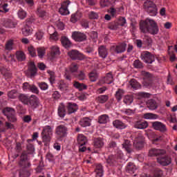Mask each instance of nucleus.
Returning a JSON list of instances; mask_svg holds the SVG:
<instances>
[{"label":"nucleus","instance_id":"obj_1","mask_svg":"<svg viewBox=\"0 0 177 177\" xmlns=\"http://www.w3.org/2000/svg\"><path fill=\"white\" fill-rule=\"evenodd\" d=\"M140 30L143 34H151L157 35L158 34V25L153 19L147 18L145 20H141L140 22Z\"/></svg>","mask_w":177,"mask_h":177},{"label":"nucleus","instance_id":"obj_2","mask_svg":"<svg viewBox=\"0 0 177 177\" xmlns=\"http://www.w3.org/2000/svg\"><path fill=\"white\" fill-rule=\"evenodd\" d=\"M3 114L7 117L9 122H6V129H15V124H12L17 122V117H16V111L13 108L6 107L2 111Z\"/></svg>","mask_w":177,"mask_h":177},{"label":"nucleus","instance_id":"obj_3","mask_svg":"<svg viewBox=\"0 0 177 177\" xmlns=\"http://www.w3.org/2000/svg\"><path fill=\"white\" fill-rule=\"evenodd\" d=\"M52 127L50 126H45L41 132L42 142L45 146H49L50 140L52 139V135H53Z\"/></svg>","mask_w":177,"mask_h":177},{"label":"nucleus","instance_id":"obj_4","mask_svg":"<svg viewBox=\"0 0 177 177\" xmlns=\"http://www.w3.org/2000/svg\"><path fill=\"white\" fill-rule=\"evenodd\" d=\"M144 9L149 14V16L157 15V6L151 0H146L144 2Z\"/></svg>","mask_w":177,"mask_h":177},{"label":"nucleus","instance_id":"obj_5","mask_svg":"<svg viewBox=\"0 0 177 177\" xmlns=\"http://www.w3.org/2000/svg\"><path fill=\"white\" fill-rule=\"evenodd\" d=\"M145 140L143 135L139 133L133 143V147L136 150H142L145 147Z\"/></svg>","mask_w":177,"mask_h":177},{"label":"nucleus","instance_id":"obj_6","mask_svg":"<svg viewBox=\"0 0 177 177\" xmlns=\"http://www.w3.org/2000/svg\"><path fill=\"white\" fill-rule=\"evenodd\" d=\"M28 155L26 151H24L20 156L19 165L22 168H28L31 167V163L28 162Z\"/></svg>","mask_w":177,"mask_h":177},{"label":"nucleus","instance_id":"obj_7","mask_svg":"<svg viewBox=\"0 0 177 177\" xmlns=\"http://www.w3.org/2000/svg\"><path fill=\"white\" fill-rule=\"evenodd\" d=\"M37 71L38 69L37 68V66H35V63L30 62L28 66V70L26 71V74L28 77L32 78V77L37 75Z\"/></svg>","mask_w":177,"mask_h":177},{"label":"nucleus","instance_id":"obj_8","mask_svg":"<svg viewBox=\"0 0 177 177\" xmlns=\"http://www.w3.org/2000/svg\"><path fill=\"white\" fill-rule=\"evenodd\" d=\"M72 38L75 41V42H84L86 41L88 37L84 32L75 31L72 32Z\"/></svg>","mask_w":177,"mask_h":177},{"label":"nucleus","instance_id":"obj_9","mask_svg":"<svg viewBox=\"0 0 177 177\" xmlns=\"http://www.w3.org/2000/svg\"><path fill=\"white\" fill-rule=\"evenodd\" d=\"M141 59L145 62V63L151 64V63L156 60V57H154L151 53L145 51L142 54H141Z\"/></svg>","mask_w":177,"mask_h":177},{"label":"nucleus","instance_id":"obj_10","mask_svg":"<svg viewBox=\"0 0 177 177\" xmlns=\"http://www.w3.org/2000/svg\"><path fill=\"white\" fill-rule=\"evenodd\" d=\"M67 131H68L67 126L65 124H60L56 127L55 134L59 136V138H64L67 135Z\"/></svg>","mask_w":177,"mask_h":177},{"label":"nucleus","instance_id":"obj_11","mask_svg":"<svg viewBox=\"0 0 177 177\" xmlns=\"http://www.w3.org/2000/svg\"><path fill=\"white\" fill-rule=\"evenodd\" d=\"M27 106L33 109H37L39 106V99H38V97L34 95H30Z\"/></svg>","mask_w":177,"mask_h":177},{"label":"nucleus","instance_id":"obj_12","mask_svg":"<svg viewBox=\"0 0 177 177\" xmlns=\"http://www.w3.org/2000/svg\"><path fill=\"white\" fill-rule=\"evenodd\" d=\"M68 55L72 59V60H83L84 59L82 53H80V51L77 50H72L69 51L68 53Z\"/></svg>","mask_w":177,"mask_h":177},{"label":"nucleus","instance_id":"obj_13","mask_svg":"<svg viewBox=\"0 0 177 177\" xmlns=\"http://www.w3.org/2000/svg\"><path fill=\"white\" fill-rule=\"evenodd\" d=\"M70 0H67L61 4V8L59 9V12L60 15H62V16H66L70 14V11H68V6L70 5Z\"/></svg>","mask_w":177,"mask_h":177},{"label":"nucleus","instance_id":"obj_14","mask_svg":"<svg viewBox=\"0 0 177 177\" xmlns=\"http://www.w3.org/2000/svg\"><path fill=\"white\" fill-rule=\"evenodd\" d=\"M157 161L158 164L162 167H167V165H169L172 162V158L168 156H165L163 157L157 158Z\"/></svg>","mask_w":177,"mask_h":177},{"label":"nucleus","instance_id":"obj_15","mask_svg":"<svg viewBox=\"0 0 177 177\" xmlns=\"http://www.w3.org/2000/svg\"><path fill=\"white\" fill-rule=\"evenodd\" d=\"M167 151L164 149L152 148L149 151V157H158V156H164Z\"/></svg>","mask_w":177,"mask_h":177},{"label":"nucleus","instance_id":"obj_16","mask_svg":"<svg viewBox=\"0 0 177 177\" xmlns=\"http://www.w3.org/2000/svg\"><path fill=\"white\" fill-rule=\"evenodd\" d=\"M126 49H127L126 43H122L118 46H112L111 47V50H113V52H115V53H122L123 52H125Z\"/></svg>","mask_w":177,"mask_h":177},{"label":"nucleus","instance_id":"obj_17","mask_svg":"<svg viewBox=\"0 0 177 177\" xmlns=\"http://www.w3.org/2000/svg\"><path fill=\"white\" fill-rule=\"evenodd\" d=\"M152 127L156 131L160 132H167V126L161 122H152Z\"/></svg>","mask_w":177,"mask_h":177},{"label":"nucleus","instance_id":"obj_18","mask_svg":"<svg viewBox=\"0 0 177 177\" xmlns=\"http://www.w3.org/2000/svg\"><path fill=\"white\" fill-rule=\"evenodd\" d=\"M60 41L62 46L65 48V49H68L73 46V42L66 36L61 37Z\"/></svg>","mask_w":177,"mask_h":177},{"label":"nucleus","instance_id":"obj_19","mask_svg":"<svg viewBox=\"0 0 177 177\" xmlns=\"http://www.w3.org/2000/svg\"><path fill=\"white\" fill-rule=\"evenodd\" d=\"M143 75V80H145V82H147V85H151V83L153 82V80L154 79V77L153 75L149 72L144 71L142 73Z\"/></svg>","mask_w":177,"mask_h":177},{"label":"nucleus","instance_id":"obj_20","mask_svg":"<svg viewBox=\"0 0 177 177\" xmlns=\"http://www.w3.org/2000/svg\"><path fill=\"white\" fill-rule=\"evenodd\" d=\"M149 127V123L146 121L138 120L134 123V128L136 129H146Z\"/></svg>","mask_w":177,"mask_h":177},{"label":"nucleus","instance_id":"obj_21","mask_svg":"<svg viewBox=\"0 0 177 177\" xmlns=\"http://www.w3.org/2000/svg\"><path fill=\"white\" fill-rule=\"evenodd\" d=\"M98 54L100 55V57H102V59H106L109 55V50L106 48L105 46H100L98 48Z\"/></svg>","mask_w":177,"mask_h":177},{"label":"nucleus","instance_id":"obj_22","mask_svg":"<svg viewBox=\"0 0 177 177\" xmlns=\"http://www.w3.org/2000/svg\"><path fill=\"white\" fill-rule=\"evenodd\" d=\"M147 106L149 110H157L158 104L155 100L151 99L147 102Z\"/></svg>","mask_w":177,"mask_h":177},{"label":"nucleus","instance_id":"obj_23","mask_svg":"<svg viewBox=\"0 0 177 177\" xmlns=\"http://www.w3.org/2000/svg\"><path fill=\"white\" fill-rule=\"evenodd\" d=\"M103 140H104V139L102 138H95L93 142L94 147H95V149H102V147L104 146V142Z\"/></svg>","mask_w":177,"mask_h":177},{"label":"nucleus","instance_id":"obj_24","mask_svg":"<svg viewBox=\"0 0 177 177\" xmlns=\"http://www.w3.org/2000/svg\"><path fill=\"white\" fill-rule=\"evenodd\" d=\"M67 109L68 114H73V113H75L78 110V105L75 103L69 102L68 103Z\"/></svg>","mask_w":177,"mask_h":177},{"label":"nucleus","instance_id":"obj_25","mask_svg":"<svg viewBox=\"0 0 177 177\" xmlns=\"http://www.w3.org/2000/svg\"><path fill=\"white\" fill-rule=\"evenodd\" d=\"M77 143L80 146H85L88 143V139L84 134H79L77 136Z\"/></svg>","mask_w":177,"mask_h":177},{"label":"nucleus","instance_id":"obj_26","mask_svg":"<svg viewBox=\"0 0 177 177\" xmlns=\"http://www.w3.org/2000/svg\"><path fill=\"white\" fill-rule=\"evenodd\" d=\"M113 125L115 128L118 129H125L127 128V124L125 123L121 122L120 120H116L113 122Z\"/></svg>","mask_w":177,"mask_h":177},{"label":"nucleus","instance_id":"obj_27","mask_svg":"<svg viewBox=\"0 0 177 177\" xmlns=\"http://www.w3.org/2000/svg\"><path fill=\"white\" fill-rule=\"evenodd\" d=\"M58 115L61 118H64L66 115V106L63 103H61L58 107Z\"/></svg>","mask_w":177,"mask_h":177},{"label":"nucleus","instance_id":"obj_28","mask_svg":"<svg viewBox=\"0 0 177 177\" xmlns=\"http://www.w3.org/2000/svg\"><path fill=\"white\" fill-rule=\"evenodd\" d=\"M18 99L19 102L23 103V104L28 105V101L30 100V97L26 94H19L18 95Z\"/></svg>","mask_w":177,"mask_h":177},{"label":"nucleus","instance_id":"obj_29","mask_svg":"<svg viewBox=\"0 0 177 177\" xmlns=\"http://www.w3.org/2000/svg\"><path fill=\"white\" fill-rule=\"evenodd\" d=\"M2 26L6 28H15V27H16V24L11 19H7L2 23Z\"/></svg>","mask_w":177,"mask_h":177},{"label":"nucleus","instance_id":"obj_30","mask_svg":"<svg viewBox=\"0 0 177 177\" xmlns=\"http://www.w3.org/2000/svg\"><path fill=\"white\" fill-rule=\"evenodd\" d=\"M122 147L125 149L127 153H132V145L131 144V141L129 140H125L124 142L122 144Z\"/></svg>","mask_w":177,"mask_h":177},{"label":"nucleus","instance_id":"obj_31","mask_svg":"<svg viewBox=\"0 0 177 177\" xmlns=\"http://www.w3.org/2000/svg\"><path fill=\"white\" fill-rule=\"evenodd\" d=\"M80 125L85 128L86 127H91V119L89 118H84L79 122Z\"/></svg>","mask_w":177,"mask_h":177},{"label":"nucleus","instance_id":"obj_32","mask_svg":"<svg viewBox=\"0 0 177 177\" xmlns=\"http://www.w3.org/2000/svg\"><path fill=\"white\" fill-rule=\"evenodd\" d=\"M97 71L96 70H93L90 73H88V78L91 82H95L98 78Z\"/></svg>","mask_w":177,"mask_h":177},{"label":"nucleus","instance_id":"obj_33","mask_svg":"<svg viewBox=\"0 0 177 177\" xmlns=\"http://www.w3.org/2000/svg\"><path fill=\"white\" fill-rule=\"evenodd\" d=\"M126 171L129 174H135V171H136V166L133 162H130L126 167Z\"/></svg>","mask_w":177,"mask_h":177},{"label":"nucleus","instance_id":"obj_34","mask_svg":"<svg viewBox=\"0 0 177 177\" xmlns=\"http://www.w3.org/2000/svg\"><path fill=\"white\" fill-rule=\"evenodd\" d=\"M31 32H32V28L30 26L25 25L22 28V34L24 37H28V35H31Z\"/></svg>","mask_w":177,"mask_h":177},{"label":"nucleus","instance_id":"obj_35","mask_svg":"<svg viewBox=\"0 0 177 177\" xmlns=\"http://www.w3.org/2000/svg\"><path fill=\"white\" fill-rule=\"evenodd\" d=\"M95 100L98 103H101L102 104H103L106 103V102H107V100H109V95H99L98 97H97L95 98Z\"/></svg>","mask_w":177,"mask_h":177},{"label":"nucleus","instance_id":"obj_36","mask_svg":"<svg viewBox=\"0 0 177 177\" xmlns=\"http://www.w3.org/2000/svg\"><path fill=\"white\" fill-rule=\"evenodd\" d=\"M73 86L78 89L79 91H84L88 88V86L84 83H80L78 82H75L73 84Z\"/></svg>","mask_w":177,"mask_h":177},{"label":"nucleus","instance_id":"obj_37","mask_svg":"<svg viewBox=\"0 0 177 177\" xmlns=\"http://www.w3.org/2000/svg\"><path fill=\"white\" fill-rule=\"evenodd\" d=\"M57 55H60V50H59L58 47L57 46L51 47V52H50L51 59H55V57L57 56Z\"/></svg>","mask_w":177,"mask_h":177},{"label":"nucleus","instance_id":"obj_38","mask_svg":"<svg viewBox=\"0 0 177 177\" xmlns=\"http://www.w3.org/2000/svg\"><path fill=\"white\" fill-rule=\"evenodd\" d=\"M95 172L97 176H103V166H102L100 164L97 165L95 167Z\"/></svg>","mask_w":177,"mask_h":177},{"label":"nucleus","instance_id":"obj_39","mask_svg":"<svg viewBox=\"0 0 177 177\" xmlns=\"http://www.w3.org/2000/svg\"><path fill=\"white\" fill-rule=\"evenodd\" d=\"M115 156L114 155H110L106 159V163L111 167H114L115 165Z\"/></svg>","mask_w":177,"mask_h":177},{"label":"nucleus","instance_id":"obj_40","mask_svg":"<svg viewBox=\"0 0 177 177\" xmlns=\"http://www.w3.org/2000/svg\"><path fill=\"white\" fill-rule=\"evenodd\" d=\"M59 89L62 92H68V84L64 81H61L59 84Z\"/></svg>","mask_w":177,"mask_h":177},{"label":"nucleus","instance_id":"obj_41","mask_svg":"<svg viewBox=\"0 0 177 177\" xmlns=\"http://www.w3.org/2000/svg\"><path fill=\"white\" fill-rule=\"evenodd\" d=\"M144 118L145 120H157V118H158V115L151 113H147L144 114Z\"/></svg>","mask_w":177,"mask_h":177},{"label":"nucleus","instance_id":"obj_42","mask_svg":"<svg viewBox=\"0 0 177 177\" xmlns=\"http://www.w3.org/2000/svg\"><path fill=\"white\" fill-rule=\"evenodd\" d=\"M8 97L10 99H16V97H19V92L17 90H12L8 93Z\"/></svg>","mask_w":177,"mask_h":177},{"label":"nucleus","instance_id":"obj_43","mask_svg":"<svg viewBox=\"0 0 177 177\" xmlns=\"http://www.w3.org/2000/svg\"><path fill=\"white\" fill-rule=\"evenodd\" d=\"M129 84L133 89H139V88H140V84L135 79H131L129 81Z\"/></svg>","mask_w":177,"mask_h":177},{"label":"nucleus","instance_id":"obj_44","mask_svg":"<svg viewBox=\"0 0 177 177\" xmlns=\"http://www.w3.org/2000/svg\"><path fill=\"white\" fill-rule=\"evenodd\" d=\"M16 57L19 62H24L26 60V54L22 51H17L16 53Z\"/></svg>","mask_w":177,"mask_h":177},{"label":"nucleus","instance_id":"obj_45","mask_svg":"<svg viewBox=\"0 0 177 177\" xmlns=\"http://www.w3.org/2000/svg\"><path fill=\"white\" fill-rule=\"evenodd\" d=\"M106 84H110L113 82V73L111 72H109L106 73V76L104 77Z\"/></svg>","mask_w":177,"mask_h":177},{"label":"nucleus","instance_id":"obj_46","mask_svg":"<svg viewBox=\"0 0 177 177\" xmlns=\"http://www.w3.org/2000/svg\"><path fill=\"white\" fill-rule=\"evenodd\" d=\"M118 102H120L124 96V90L119 88L115 95Z\"/></svg>","mask_w":177,"mask_h":177},{"label":"nucleus","instance_id":"obj_47","mask_svg":"<svg viewBox=\"0 0 177 177\" xmlns=\"http://www.w3.org/2000/svg\"><path fill=\"white\" fill-rule=\"evenodd\" d=\"M80 15H81V13L80 12H76L75 14H73L71 18V23H77V21H78V20H80V18L81 17Z\"/></svg>","mask_w":177,"mask_h":177},{"label":"nucleus","instance_id":"obj_48","mask_svg":"<svg viewBox=\"0 0 177 177\" xmlns=\"http://www.w3.org/2000/svg\"><path fill=\"white\" fill-rule=\"evenodd\" d=\"M49 75V81L50 82V84L53 85V84H55V81H56V76H55V72L52 71H48L47 72Z\"/></svg>","mask_w":177,"mask_h":177},{"label":"nucleus","instance_id":"obj_49","mask_svg":"<svg viewBox=\"0 0 177 177\" xmlns=\"http://www.w3.org/2000/svg\"><path fill=\"white\" fill-rule=\"evenodd\" d=\"M107 120H109V115H102L99 117L98 122L100 124H106Z\"/></svg>","mask_w":177,"mask_h":177},{"label":"nucleus","instance_id":"obj_50","mask_svg":"<svg viewBox=\"0 0 177 177\" xmlns=\"http://www.w3.org/2000/svg\"><path fill=\"white\" fill-rule=\"evenodd\" d=\"M108 28L109 30H117L118 28V22L113 21L109 24H108Z\"/></svg>","mask_w":177,"mask_h":177},{"label":"nucleus","instance_id":"obj_51","mask_svg":"<svg viewBox=\"0 0 177 177\" xmlns=\"http://www.w3.org/2000/svg\"><path fill=\"white\" fill-rule=\"evenodd\" d=\"M88 18L90 20H97V19H99V14H97V12L91 11L88 14Z\"/></svg>","mask_w":177,"mask_h":177},{"label":"nucleus","instance_id":"obj_52","mask_svg":"<svg viewBox=\"0 0 177 177\" xmlns=\"http://www.w3.org/2000/svg\"><path fill=\"white\" fill-rule=\"evenodd\" d=\"M133 66L135 68H143V63L139 59L135 60Z\"/></svg>","mask_w":177,"mask_h":177},{"label":"nucleus","instance_id":"obj_53","mask_svg":"<svg viewBox=\"0 0 177 177\" xmlns=\"http://www.w3.org/2000/svg\"><path fill=\"white\" fill-rule=\"evenodd\" d=\"M37 15L39 17H45L46 16V11L44 8L39 7L37 8Z\"/></svg>","mask_w":177,"mask_h":177},{"label":"nucleus","instance_id":"obj_54","mask_svg":"<svg viewBox=\"0 0 177 177\" xmlns=\"http://www.w3.org/2000/svg\"><path fill=\"white\" fill-rule=\"evenodd\" d=\"M123 102L125 103V104H131V103L133 102V97H132L131 95H126L124 97Z\"/></svg>","mask_w":177,"mask_h":177},{"label":"nucleus","instance_id":"obj_55","mask_svg":"<svg viewBox=\"0 0 177 177\" xmlns=\"http://www.w3.org/2000/svg\"><path fill=\"white\" fill-rule=\"evenodd\" d=\"M126 24H127V19H125V17H119L118 22V27H120V26L121 27H124Z\"/></svg>","mask_w":177,"mask_h":177},{"label":"nucleus","instance_id":"obj_56","mask_svg":"<svg viewBox=\"0 0 177 177\" xmlns=\"http://www.w3.org/2000/svg\"><path fill=\"white\" fill-rule=\"evenodd\" d=\"M30 171L28 170L22 169L19 171V177H30Z\"/></svg>","mask_w":177,"mask_h":177},{"label":"nucleus","instance_id":"obj_57","mask_svg":"<svg viewBox=\"0 0 177 177\" xmlns=\"http://www.w3.org/2000/svg\"><path fill=\"white\" fill-rule=\"evenodd\" d=\"M37 55L40 59H42L45 56V48H37Z\"/></svg>","mask_w":177,"mask_h":177},{"label":"nucleus","instance_id":"obj_58","mask_svg":"<svg viewBox=\"0 0 177 177\" xmlns=\"http://www.w3.org/2000/svg\"><path fill=\"white\" fill-rule=\"evenodd\" d=\"M6 50H12L13 49V40H8L6 44Z\"/></svg>","mask_w":177,"mask_h":177},{"label":"nucleus","instance_id":"obj_59","mask_svg":"<svg viewBox=\"0 0 177 177\" xmlns=\"http://www.w3.org/2000/svg\"><path fill=\"white\" fill-rule=\"evenodd\" d=\"M28 50L32 57H35V56H37V53H35V48H34L32 46H29L28 48Z\"/></svg>","mask_w":177,"mask_h":177},{"label":"nucleus","instance_id":"obj_60","mask_svg":"<svg viewBox=\"0 0 177 177\" xmlns=\"http://www.w3.org/2000/svg\"><path fill=\"white\" fill-rule=\"evenodd\" d=\"M153 177H164V173H163L162 170H161L160 169H156L155 170Z\"/></svg>","mask_w":177,"mask_h":177},{"label":"nucleus","instance_id":"obj_61","mask_svg":"<svg viewBox=\"0 0 177 177\" xmlns=\"http://www.w3.org/2000/svg\"><path fill=\"white\" fill-rule=\"evenodd\" d=\"M107 12L111 14V17H115V15H117V10L114 8H110Z\"/></svg>","mask_w":177,"mask_h":177},{"label":"nucleus","instance_id":"obj_62","mask_svg":"<svg viewBox=\"0 0 177 177\" xmlns=\"http://www.w3.org/2000/svg\"><path fill=\"white\" fill-rule=\"evenodd\" d=\"M29 91L30 92H32V93H36L37 95L39 93V91L38 90V88L34 84H32L30 86V89Z\"/></svg>","mask_w":177,"mask_h":177},{"label":"nucleus","instance_id":"obj_63","mask_svg":"<svg viewBox=\"0 0 177 177\" xmlns=\"http://www.w3.org/2000/svg\"><path fill=\"white\" fill-rule=\"evenodd\" d=\"M26 147L29 154H32V153H34L35 148L32 144H28Z\"/></svg>","mask_w":177,"mask_h":177},{"label":"nucleus","instance_id":"obj_64","mask_svg":"<svg viewBox=\"0 0 177 177\" xmlns=\"http://www.w3.org/2000/svg\"><path fill=\"white\" fill-rule=\"evenodd\" d=\"M39 86L42 91H46L48 89V84L45 82L39 83Z\"/></svg>","mask_w":177,"mask_h":177}]
</instances>
